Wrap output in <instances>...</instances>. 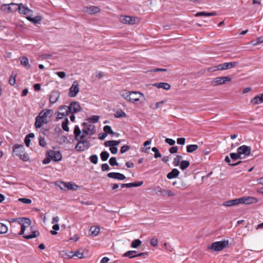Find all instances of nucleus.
<instances>
[{
	"label": "nucleus",
	"instance_id": "1",
	"mask_svg": "<svg viewBox=\"0 0 263 263\" xmlns=\"http://www.w3.org/2000/svg\"><path fill=\"white\" fill-rule=\"evenodd\" d=\"M24 147L22 144H14L12 147L13 153L17 156L19 157L20 159L24 161H27L29 157L26 153H24Z\"/></svg>",
	"mask_w": 263,
	"mask_h": 263
},
{
	"label": "nucleus",
	"instance_id": "2",
	"mask_svg": "<svg viewBox=\"0 0 263 263\" xmlns=\"http://www.w3.org/2000/svg\"><path fill=\"white\" fill-rule=\"evenodd\" d=\"M238 64L236 62H226L223 64H219L217 66L211 67L209 68V71H216V70H224L229 68H231L235 67Z\"/></svg>",
	"mask_w": 263,
	"mask_h": 263
},
{
	"label": "nucleus",
	"instance_id": "3",
	"mask_svg": "<svg viewBox=\"0 0 263 263\" xmlns=\"http://www.w3.org/2000/svg\"><path fill=\"white\" fill-rule=\"evenodd\" d=\"M228 240H223L220 241H216L208 247V249L213 251L219 252L222 250L224 248L228 246Z\"/></svg>",
	"mask_w": 263,
	"mask_h": 263
},
{
	"label": "nucleus",
	"instance_id": "4",
	"mask_svg": "<svg viewBox=\"0 0 263 263\" xmlns=\"http://www.w3.org/2000/svg\"><path fill=\"white\" fill-rule=\"evenodd\" d=\"M78 144L76 145L75 148L78 152H83L85 149H88L90 146V144L89 141L86 140L78 139Z\"/></svg>",
	"mask_w": 263,
	"mask_h": 263
},
{
	"label": "nucleus",
	"instance_id": "5",
	"mask_svg": "<svg viewBox=\"0 0 263 263\" xmlns=\"http://www.w3.org/2000/svg\"><path fill=\"white\" fill-rule=\"evenodd\" d=\"M232 81V79L228 76L219 77L213 79L211 82L212 85L217 86L226 84Z\"/></svg>",
	"mask_w": 263,
	"mask_h": 263
},
{
	"label": "nucleus",
	"instance_id": "6",
	"mask_svg": "<svg viewBox=\"0 0 263 263\" xmlns=\"http://www.w3.org/2000/svg\"><path fill=\"white\" fill-rule=\"evenodd\" d=\"M237 151L243 158L248 157L251 154V147L250 146L243 145L237 148Z\"/></svg>",
	"mask_w": 263,
	"mask_h": 263
},
{
	"label": "nucleus",
	"instance_id": "7",
	"mask_svg": "<svg viewBox=\"0 0 263 263\" xmlns=\"http://www.w3.org/2000/svg\"><path fill=\"white\" fill-rule=\"evenodd\" d=\"M123 256L128 257L129 258H133L136 257H142L143 258H145L148 256V253L147 252L137 253L136 251H128L124 253Z\"/></svg>",
	"mask_w": 263,
	"mask_h": 263
},
{
	"label": "nucleus",
	"instance_id": "8",
	"mask_svg": "<svg viewBox=\"0 0 263 263\" xmlns=\"http://www.w3.org/2000/svg\"><path fill=\"white\" fill-rule=\"evenodd\" d=\"M68 107V108H66L67 109L66 111L70 112V113L71 114L78 112L82 110L80 103L77 101L71 102L70 105Z\"/></svg>",
	"mask_w": 263,
	"mask_h": 263
},
{
	"label": "nucleus",
	"instance_id": "9",
	"mask_svg": "<svg viewBox=\"0 0 263 263\" xmlns=\"http://www.w3.org/2000/svg\"><path fill=\"white\" fill-rule=\"evenodd\" d=\"M144 95L138 91H130L128 101L135 103L140 100L141 98H143Z\"/></svg>",
	"mask_w": 263,
	"mask_h": 263
},
{
	"label": "nucleus",
	"instance_id": "10",
	"mask_svg": "<svg viewBox=\"0 0 263 263\" xmlns=\"http://www.w3.org/2000/svg\"><path fill=\"white\" fill-rule=\"evenodd\" d=\"M239 198L240 204H250L256 203L258 202L257 198L251 196H243Z\"/></svg>",
	"mask_w": 263,
	"mask_h": 263
},
{
	"label": "nucleus",
	"instance_id": "11",
	"mask_svg": "<svg viewBox=\"0 0 263 263\" xmlns=\"http://www.w3.org/2000/svg\"><path fill=\"white\" fill-rule=\"evenodd\" d=\"M79 91V85L77 81H74L69 88L68 96L75 97Z\"/></svg>",
	"mask_w": 263,
	"mask_h": 263
},
{
	"label": "nucleus",
	"instance_id": "12",
	"mask_svg": "<svg viewBox=\"0 0 263 263\" xmlns=\"http://www.w3.org/2000/svg\"><path fill=\"white\" fill-rule=\"evenodd\" d=\"M143 181H137L133 183H123L120 184L116 183V189H118L119 186H120L121 188H130L133 187L140 186L143 184Z\"/></svg>",
	"mask_w": 263,
	"mask_h": 263
},
{
	"label": "nucleus",
	"instance_id": "13",
	"mask_svg": "<svg viewBox=\"0 0 263 263\" xmlns=\"http://www.w3.org/2000/svg\"><path fill=\"white\" fill-rule=\"evenodd\" d=\"M136 17H132L129 16H123L121 15L119 17V20L121 22L126 24H134L136 23Z\"/></svg>",
	"mask_w": 263,
	"mask_h": 263
},
{
	"label": "nucleus",
	"instance_id": "14",
	"mask_svg": "<svg viewBox=\"0 0 263 263\" xmlns=\"http://www.w3.org/2000/svg\"><path fill=\"white\" fill-rule=\"evenodd\" d=\"M48 151L50 156L52 157L51 159L53 161L57 162L62 160V156L59 151L49 150Z\"/></svg>",
	"mask_w": 263,
	"mask_h": 263
},
{
	"label": "nucleus",
	"instance_id": "15",
	"mask_svg": "<svg viewBox=\"0 0 263 263\" xmlns=\"http://www.w3.org/2000/svg\"><path fill=\"white\" fill-rule=\"evenodd\" d=\"M84 11L89 14H94L99 13L100 11L99 7L95 6L85 7L84 8Z\"/></svg>",
	"mask_w": 263,
	"mask_h": 263
},
{
	"label": "nucleus",
	"instance_id": "16",
	"mask_svg": "<svg viewBox=\"0 0 263 263\" xmlns=\"http://www.w3.org/2000/svg\"><path fill=\"white\" fill-rule=\"evenodd\" d=\"M31 221L29 218L22 217L18 223L21 225V229L25 230L26 228L29 227L31 224Z\"/></svg>",
	"mask_w": 263,
	"mask_h": 263
},
{
	"label": "nucleus",
	"instance_id": "17",
	"mask_svg": "<svg viewBox=\"0 0 263 263\" xmlns=\"http://www.w3.org/2000/svg\"><path fill=\"white\" fill-rule=\"evenodd\" d=\"M60 97V92L58 90H53L51 92L49 96V102L50 104L55 103Z\"/></svg>",
	"mask_w": 263,
	"mask_h": 263
},
{
	"label": "nucleus",
	"instance_id": "18",
	"mask_svg": "<svg viewBox=\"0 0 263 263\" xmlns=\"http://www.w3.org/2000/svg\"><path fill=\"white\" fill-rule=\"evenodd\" d=\"M67 108H68V106L63 105L61 106L59 108V110L60 112H58V116L59 119L62 118L63 117H66L68 115L70 112L66 111L67 110Z\"/></svg>",
	"mask_w": 263,
	"mask_h": 263
},
{
	"label": "nucleus",
	"instance_id": "19",
	"mask_svg": "<svg viewBox=\"0 0 263 263\" xmlns=\"http://www.w3.org/2000/svg\"><path fill=\"white\" fill-rule=\"evenodd\" d=\"M52 113V110L51 109H44L42 110L37 116V117H40L43 120L46 121V118L47 116L51 117V114Z\"/></svg>",
	"mask_w": 263,
	"mask_h": 263
},
{
	"label": "nucleus",
	"instance_id": "20",
	"mask_svg": "<svg viewBox=\"0 0 263 263\" xmlns=\"http://www.w3.org/2000/svg\"><path fill=\"white\" fill-rule=\"evenodd\" d=\"M18 12L20 14H29L32 12V10L29 9L28 7H26L23 5V4H19Z\"/></svg>",
	"mask_w": 263,
	"mask_h": 263
},
{
	"label": "nucleus",
	"instance_id": "21",
	"mask_svg": "<svg viewBox=\"0 0 263 263\" xmlns=\"http://www.w3.org/2000/svg\"><path fill=\"white\" fill-rule=\"evenodd\" d=\"M61 183L63 185L64 188H66L68 190H76L78 187L74 183L71 182H64L62 181Z\"/></svg>",
	"mask_w": 263,
	"mask_h": 263
},
{
	"label": "nucleus",
	"instance_id": "22",
	"mask_svg": "<svg viewBox=\"0 0 263 263\" xmlns=\"http://www.w3.org/2000/svg\"><path fill=\"white\" fill-rule=\"evenodd\" d=\"M240 204L239 198L230 200L223 203V205L225 206H232L237 205Z\"/></svg>",
	"mask_w": 263,
	"mask_h": 263
},
{
	"label": "nucleus",
	"instance_id": "23",
	"mask_svg": "<svg viewBox=\"0 0 263 263\" xmlns=\"http://www.w3.org/2000/svg\"><path fill=\"white\" fill-rule=\"evenodd\" d=\"M154 85L156 86L158 88H162L166 90H168L171 88L170 84L164 82L155 83L154 84Z\"/></svg>",
	"mask_w": 263,
	"mask_h": 263
},
{
	"label": "nucleus",
	"instance_id": "24",
	"mask_svg": "<svg viewBox=\"0 0 263 263\" xmlns=\"http://www.w3.org/2000/svg\"><path fill=\"white\" fill-rule=\"evenodd\" d=\"M179 173L180 172L177 169L174 168L167 174L166 177L169 179H173L177 177Z\"/></svg>",
	"mask_w": 263,
	"mask_h": 263
},
{
	"label": "nucleus",
	"instance_id": "25",
	"mask_svg": "<svg viewBox=\"0 0 263 263\" xmlns=\"http://www.w3.org/2000/svg\"><path fill=\"white\" fill-rule=\"evenodd\" d=\"M47 122V121H45L40 118V117L36 116L34 125L36 128H39L42 127L44 123H46Z\"/></svg>",
	"mask_w": 263,
	"mask_h": 263
},
{
	"label": "nucleus",
	"instance_id": "26",
	"mask_svg": "<svg viewBox=\"0 0 263 263\" xmlns=\"http://www.w3.org/2000/svg\"><path fill=\"white\" fill-rule=\"evenodd\" d=\"M251 102L255 105L260 104L263 102V93L260 96H256L253 98Z\"/></svg>",
	"mask_w": 263,
	"mask_h": 263
},
{
	"label": "nucleus",
	"instance_id": "27",
	"mask_svg": "<svg viewBox=\"0 0 263 263\" xmlns=\"http://www.w3.org/2000/svg\"><path fill=\"white\" fill-rule=\"evenodd\" d=\"M21 64L24 67H25L27 69H29L30 68V65L29 64V61L28 58L24 56L21 59Z\"/></svg>",
	"mask_w": 263,
	"mask_h": 263
},
{
	"label": "nucleus",
	"instance_id": "28",
	"mask_svg": "<svg viewBox=\"0 0 263 263\" xmlns=\"http://www.w3.org/2000/svg\"><path fill=\"white\" fill-rule=\"evenodd\" d=\"M198 148V145L197 144H190L186 146V152L189 153H192L196 151Z\"/></svg>",
	"mask_w": 263,
	"mask_h": 263
},
{
	"label": "nucleus",
	"instance_id": "29",
	"mask_svg": "<svg viewBox=\"0 0 263 263\" xmlns=\"http://www.w3.org/2000/svg\"><path fill=\"white\" fill-rule=\"evenodd\" d=\"M40 232L38 231H34L30 235H25L23 237L26 239H30L39 236Z\"/></svg>",
	"mask_w": 263,
	"mask_h": 263
},
{
	"label": "nucleus",
	"instance_id": "30",
	"mask_svg": "<svg viewBox=\"0 0 263 263\" xmlns=\"http://www.w3.org/2000/svg\"><path fill=\"white\" fill-rule=\"evenodd\" d=\"M154 191L155 192L156 194L162 196H165V191L166 190L164 189H163L160 186H157L156 188L154 189Z\"/></svg>",
	"mask_w": 263,
	"mask_h": 263
},
{
	"label": "nucleus",
	"instance_id": "31",
	"mask_svg": "<svg viewBox=\"0 0 263 263\" xmlns=\"http://www.w3.org/2000/svg\"><path fill=\"white\" fill-rule=\"evenodd\" d=\"M216 15V13L215 12H198L196 14V16H215Z\"/></svg>",
	"mask_w": 263,
	"mask_h": 263
},
{
	"label": "nucleus",
	"instance_id": "32",
	"mask_svg": "<svg viewBox=\"0 0 263 263\" xmlns=\"http://www.w3.org/2000/svg\"><path fill=\"white\" fill-rule=\"evenodd\" d=\"M69 121L67 118H65L64 120L62 123V129L65 132H68L69 130L68 127Z\"/></svg>",
	"mask_w": 263,
	"mask_h": 263
},
{
	"label": "nucleus",
	"instance_id": "33",
	"mask_svg": "<svg viewBox=\"0 0 263 263\" xmlns=\"http://www.w3.org/2000/svg\"><path fill=\"white\" fill-rule=\"evenodd\" d=\"M73 133H74V135L75 136V139L76 140H78L79 139L78 138H80V137L81 136V131L78 125L75 126V127L74 128Z\"/></svg>",
	"mask_w": 263,
	"mask_h": 263
},
{
	"label": "nucleus",
	"instance_id": "34",
	"mask_svg": "<svg viewBox=\"0 0 263 263\" xmlns=\"http://www.w3.org/2000/svg\"><path fill=\"white\" fill-rule=\"evenodd\" d=\"M89 231L92 235L96 236L99 233L100 228L99 227L92 226L90 227Z\"/></svg>",
	"mask_w": 263,
	"mask_h": 263
},
{
	"label": "nucleus",
	"instance_id": "35",
	"mask_svg": "<svg viewBox=\"0 0 263 263\" xmlns=\"http://www.w3.org/2000/svg\"><path fill=\"white\" fill-rule=\"evenodd\" d=\"M230 157L233 160H237L239 159L243 158L242 157H241L238 152L237 151V153H232L230 154Z\"/></svg>",
	"mask_w": 263,
	"mask_h": 263
},
{
	"label": "nucleus",
	"instance_id": "36",
	"mask_svg": "<svg viewBox=\"0 0 263 263\" xmlns=\"http://www.w3.org/2000/svg\"><path fill=\"white\" fill-rule=\"evenodd\" d=\"M182 159V156L180 155H177L176 157L174 158L173 161V165L175 166H178L181 163V160Z\"/></svg>",
	"mask_w": 263,
	"mask_h": 263
},
{
	"label": "nucleus",
	"instance_id": "37",
	"mask_svg": "<svg viewBox=\"0 0 263 263\" xmlns=\"http://www.w3.org/2000/svg\"><path fill=\"white\" fill-rule=\"evenodd\" d=\"M82 130H83V134L80 137V139L81 140L83 139L86 137V135H88L89 134V132L90 130V127H87L84 128Z\"/></svg>",
	"mask_w": 263,
	"mask_h": 263
},
{
	"label": "nucleus",
	"instance_id": "38",
	"mask_svg": "<svg viewBox=\"0 0 263 263\" xmlns=\"http://www.w3.org/2000/svg\"><path fill=\"white\" fill-rule=\"evenodd\" d=\"M180 167L182 170H184L190 165V162L186 160L182 161L180 164Z\"/></svg>",
	"mask_w": 263,
	"mask_h": 263
},
{
	"label": "nucleus",
	"instance_id": "39",
	"mask_svg": "<svg viewBox=\"0 0 263 263\" xmlns=\"http://www.w3.org/2000/svg\"><path fill=\"white\" fill-rule=\"evenodd\" d=\"M141 243L142 242L140 239H137L132 242L130 247L133 248H137L141 244Z\"/></svg>",
	"mask_w": 263,
	"mask_h": 263
},
{
	"label": "nucleus",
	"instance_id": "40",
	"mask_svg": "<svg viewBox=\"0 0 263 263\" xmlns=\"http://www.w3.org/2000/svg\"><path fill=\"white\" fill-rule=\"evenodd\" d=\"M16 74H14L13 72L12 73L11 77L9 80V83L11 86H14L16 83Z\"/></svg>",
	"mask_w": 263,
	"mask_h": 263
},
{
	"label": "nucleus",
	"instance_id": "41",
	"mask_svg": "<svg viewBox=\"0 0 263 263\" xmlns=\"http://www.w3.org/2000/svg\"><path fill=\"white\" fill-rule=\"evenodd\" d=\"M10 4H3L1 7V10L2 11H4V12H5L7 13L11 12H10L11 8H10Z\"/></svg>",
	"mask_w": 263,
	"mask_h": 263
},
{
	"label": "nucleus",
	"instance_id": "42",
	"mask_svg": "<svg viewBox=\"0 0 263 263\" xmlns=\"http://www.w3.org/2000/svg\"><path fill=\"white\" fill-rule=\"evenodd\" d=\"M52 157L50 156V154L48 153V151H47L46 153V158L43 160V163L44 164H48L50 162Z\"/></svg>",
	"mask_w": 263,
	"mask_h": 263
},
{
	"label": "nucleus",
	"instance_id": "43",
	"mask_svg": "<svg viewBox=\"0 0 263 263\" xmlns=\"http://www.w3.org/2000/svg\"><path fill=\"white\" fill-rule=\"evenodd\" d=\"M8 227L6 224L3 223H0V234L6 233L8 231Z\"/></svg>",
	"mask_w": 263,
	"mask_h": 263
},
{
	"label": "nucleus",
	"instance_id": "44",
	"mask_svg": "<svg viewBox=\"0 0 263 263\" xmlns=\"http://www.w3.org/2000/svg\"><path fill=\"white\" fill-rule=\"evenodd\" d=\"M129 94L130 91H128L126 90H122L120 93V95L122 98H123L124 99H126L127 101H128V97H129Z\"/></svg>",
	"mask_w": 263,
	"mask_h": 263
},
{
	"label": "nucleus",
	"instance_id": "45",
	"mask_svg": "<svg viewBox=\"0 0 263 263\" xmlns=\"http://www.w3.org/2000/svg\"><path fill=\"white\" fill-rule=\"evenodd\" d=\"M109 156V153L106 151L102 152L100 154V157L102 161L107 160Z\"/></svg>",
	"mask_w": 263,
	"mask_h": 263
},
{
	"label": "nucleus",
	"instance_id": "46",
	"mask_svg": "<svg viewBox=\"0 0 263 263\" xmlns=\"http://www.w3.org/2000/svg\"><path fill=\"white\" fill-rule=\"evenodd\" d=\"M167 102L166 100H162L160 102H158L155 103V107H153L152 106H151V107L153 108L154 109H157L159 108V107H161L163 104Z\"/></svg>",
	"mask_w": 263,
	"mask_h": 263
},
{
	"label": "nucleus",
	"instance_id": "47",
	"mask_svg": "<svg viewBox=\"0 0 263 263\" xmlns=\"http://www.w3.org/2000/svg\"><path fill=\"white\" fill-rule=\"evenodd\" d=\"M10 8H11V9H10L11 12L15 11L16 10H18L19 4H17L15 3H11L10 5Z\"/></svg>",
	"mask_w": 263,
	"mask_h": 263
},
{
	"label": "nucleus",
	"instance_id": "48",
	"mask_svg": "<svg viewBox=\"0 0 263 263\" xmlns=\"http://www.w3.org/2000/svg\"><path fill=\"white\" fill-rule=\"evenodd\" d=\"M74 255L78 257L79 258H83L85 257L83 250H79L77 251L74 254Z\"/></svg>",
	"mask_w": 263,
	"mask_h": 263
},
{
	"label": "nucleus",
	"instance_id": "49",
	"mask_svg": "<svg viewBox=\"0 0 263 263\" xmlns=\"http://www.w3.org/2000/svg\"><path fill=\"white\" fill-rule=\"evenodd\" d=\"M126 116V114L121 109L116 110V118H122Z\"/></svg>",
	"mask_w": 263,
	"mask_h": 263
},
{
	"label": "nucleus",
	"instance_id": "50",
	"mask_svg": "<svg viewBox=\"0 0 263 263\" xmlns=\"http://www.w3.org/2000/svg\"><path fill=\"white\" fill-rule=\"evenodd\" d=\"M152 151L155 153L154 154V157L155 158H160L161 157V154L159 153L158 149L156 147H154L152 148Z\"/></svg>",
	"mask_w": 263,
	"mask_h": 263
},
{
	"label": "nucleus",
	"instance_id": "51",
	"mask_svg": "<svg viewBox=\"0 0 263 263\" xmlns=\"http://www.w3.org/2000/svg\"><path fill=\"white\" fill-rule=\"evenodd\" d=\"M27 18L28 20L34 23H37L41 20V18L39 16H36L35 17H28Z\"/></svg>",
	"mask_w": 263,
	"mask_h": 263
},
{
	"label": "nucleus",
	"instance_id": "52",
	"mask_svg": "<svg viewBox=\"0 0 263 263\" xmlns=\"http://www.w3.org/2000/svg\"><path fill=\"white\" fill-rule=\"evenodd\" d=\"M263 43V36H262L258 37L256 41H252L251 42V43L252 44V45H253L254 46L257 45L258 44H260V43Z\"/></svg>",
	"mask_w": 263,
	"mask_h": 263
},
{
	"label": "nucleus",
	"instance_id": "53",
	"mask_svg": "<svg viewBox=\"0 0 263 263\" xmlns=\"http://www.w3.org/2000/svg\"><path fill=\"white\" fill-rule=\"evenodd\" d=\"M103 130L106 135L108 134H114L111 127L108 125H105L103 128Z\"/></svg>",
	"mask_w": 263,
	"mask_h": 263
},
{
	"label": "nucleus",
	"instance_id": "54",
	"mask_svg": "<svg viewBox=\"0 0 263 263\" xmlns=\"http://www.w3.org/2000/svg\"><path fill=\"white\" fill-rule=\"evenodd\" d=\"M39 145L42 147H45L47 143L45 140V138L42 137H40L39 138Z\"/></svg>",
	"mask_w": 263,
	"mask_h": 263
},
{
	"label": "nucleus",
	"instance_id": "55",
	"mask_svg": "<svg viewBox=\"0 0 263 263\" xmlns=\"http://www.w3.org/2000/svg\"><path fill=\"white\" fill-rule=\"evenodd\" d=\"M99 119V117L98 116H92L88 120L92 123H97Z\"/></svg>",
	"mask_w": 263,
	"mask_h": 263
},
{
	"label": "nucleus",
	"instance_id": "56",
	"mask_svg": "<svg viewBox=\"0 0 263 263\" xmlns=\"http://www.w3.org/2000/svg\"><path fill=\"white\" fill-rule=\"evenodd\" d=\"M90 161L93 164H97L98 162V158L96 155H91L90 158Z\"/></svg>",
	"mask_w": 263,
	"mask_h": 263
},
{
	"label": "nucleus",
	"instance_id": "57",
	"mask_svg": "<svg viewBox=\"0 0 263 263\" xmlns=\"http://www.w3.org/2000/svg\"><path fill=\"white\" fill-rule=\"evenodd\" d=\"M104 145L106 147L110 146L111 147L115 144V140L107 141L104 142Z\"/></svg>",
	"mask_w": 263,
	"mask_h": 263
},
{
	"label": "nucleus",
	"instance_id": "58",
	"mask_svg": "<svg viewBox=\"0 0 263 263\" xmlns=\"http://www.w3.org/2000/svg\"><path fill=\"white\" fill-rule=\"evenodd\" d=\"M151 245L153 247H156L158 245V239L156 238H153L151 239L150 241Z\"/></svg>",
	"mask_w": 263,
	"mask_h": 263
},
{
	"label": "nucleus",
	"instance_id": "59",
	"mask_svg": "<svg viewBox=\"0 0 263 263\" xmlns=\"http://www.w3.org/2000/svg\"><path fill=\"white\" fill-rule=\"evenodd\" d=\"M185 142V139L184 138H179L177 139V143L179 145H184Z\"/></svg>",
	"mask_w": 263,
	"mask_h": 263
},
{
	"label": "nucleus",
	"instance_id": "60",
	"mask_svg": "<svg viewBox=\"0 0 263 263\" xmlns=\"http://www.w3.org/2000/svg\"><path fill=\"white\" fill-rule=\"evenodd\" d=\"M125 179V177L123 174L119 173H116V179L123 180Z\"/></svg>",
	"mask_w": 263,
	"mask_h": 263
},
{
	"label": "nucleus",
	"instance_id": "61",
	"mask_svg": "<svg viewBox=\"0 0 263 263\" xmlns=\"http://www.w3.org/2000/svg\"><path fill=\"white\" fill-rule=\"evenodd\" d=\"M19 200L26 204H30L32 202L31 199L25 198H20Z\"/></svg>",
	"mask_w": 263,
	"mask_h": 263
},
{
	"label": "nucleus",
	"instance_id": "62",
	"mask_svg": "<svg viewBox=\"0 0 263 263\" xmlns=\"http://www.w3.org/2000/svg\"><path fill=\"white\" fill-rule=\"evenodd\" d=\"M129 149V146L127 145H124L123 146H122L121 149H120V153L121 154L124 153L125 152H127Z\"/></svg>",
	"mask_w": 263,
	"mask_h": 263
},
{
	"label": "nucleus",
	"instance_id": "63",
	"mask_svg": "<svg viewBox=\"0 0 263 263\" xmlns=\"http://www.w3.org/2000/svg\"><path fill=\"white\" fill-rule=\"evenodd\" d=\"M166 143L170 145H174L175 143V141L172 139L166 138L165 140Z\"/></svg>",
	"mask_w": 263,
	"mask_h": 263
},
{
	"label": "nucleus",
	"instance_id": "64",
	"mask_svg": "<svg viewBox=\"0 0 263 263\" xmlns=\"http://www.w3.org/2000/svg\"><path fill=\"white\" fill-rule=\"evenodd\" d=\"M167 195L168 197H173L176 195V194L174 193L173 192H172L171 190H166L165 191V196Z\"/></svg>",
	"mask_w": 263,
	"mask_h": 263
}]
</instances>
